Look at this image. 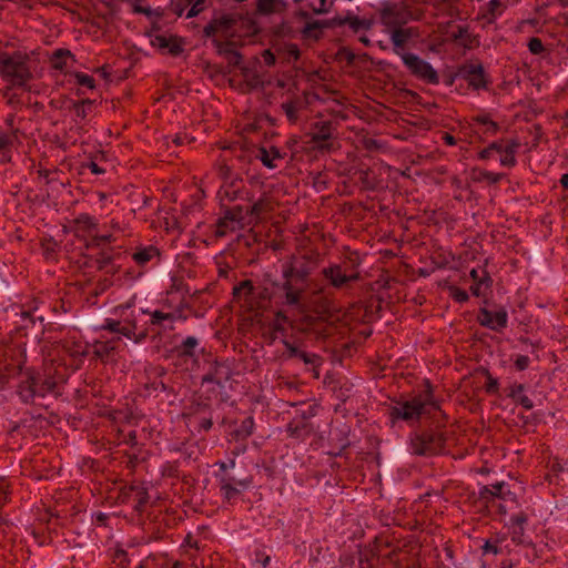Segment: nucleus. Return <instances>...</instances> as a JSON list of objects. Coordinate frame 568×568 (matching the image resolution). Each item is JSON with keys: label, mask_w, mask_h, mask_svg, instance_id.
Instances as JSON below:
<instances>
[{"label": "nucleus", "mask_w": 568, "mask_h": 568, "mask_svg": "<svg viewBox=\"0 0 568 568\" xmlns=\"http://www.w3.org/2000/svg\"><path fill=\"white\" fill-rule=\"evenodd\" d=\"M231 377L230 368L224 364H215L212 371L203 376L204 383H214L223 386Z\"/></svg>", "instance_id": "4be33fe9"}, {"label": "nucleus", "mask_w": 568, "mask_h": 568, "mask_svg": "<svg viewBox=\"0 0 568 568\" xmlns=\"http://www.w3.org/2000/svg\"><path fill=\"white\" fill-rule=\"evenodd\" d=\"M158 250L154 246L143 247L135 253L132 257L139 265H144L158 255Z\"/></svg>", "instance_id": "c756f323"}, {"label": "nucleus", "mask_w": 568, "mask_h": 568, "mask_svg": "<svg viewBox=\"0 0 568 568\" xmlns=\"http://www.w3.org/2000/svg\"><path fill=\"white\" fill-rule=\"evenodd\" d=\"M322 274L335 288H342L348 282H353L358 278V274L356 273L345 274L342 271V266L337 264L323 268Z\"/></svg>", "instance_id": "4468645a"}, {"label": "nucleus", "mask_w": 568, "mask_h": 568, "mask_svg": "<svg viewBox=\"0 0 568 568\" xmlns=\"http://www.w3.org/2000/svg\"><path fill=\"white\" fill-rule=\"evenodd\" d=\"M233 294L236 298H244L245 302L253 296V285L251 281H243L234 286Z\"/></svg>", "instance_id": "2f4dec72"}, {"label": "nucleus", "mask_w": 568, "mask_h": 568, "mask_svg": "<svg viewBox=\"0 0 568 568\" xmlns=\"http://www.w3.org/2000/svg\"><path fill=\"white\" fill-rule=\"evenodd\" d=\"M410 19V11L402 4L385 6L381 10V22L392 29L406 24Z\"/></svg>", "instance_id": "9d476101"}, {"label": "nucleus", "mask_w": 568, "mask_h": 568, "mask_svg": "<svg viewBox=\"0 0 568 568\" xmlns=\"http://www.w3.org/2000/svg\"><path fill=\"white\" fill-rule=\"evenodd\" d=\"M444 439L438 434H416L410 438V452L419 456L435 455L440 452Z\"/></svg>", "instance_id": "1a4fd4ad"}, {"label": "nucleus", "mask_w": 568, "mask_h": 568, "mask_svg": "<svg viewBox=\"0 0 568 568\" xmlns=\"http://www.w3.org/2000/svg\"><path fill=\"white\" fill-rule=\"evenodd\" d=\"M0 75L12 85H24L31 77L26 55L9 53L0 47Z\"/></svg>", "instance_id": "20e7f679"}, {"label": "nucleus", "mask_w": 568, "mask_h": 568, "mask_svg": "<svg viewBox=\"0 0 568 568\" xmlns=\"http://www.w3.org/2000/svg\"><path fill=\"white\" fill-rule=\"evenodd\" d=\"M8 498V481L0 478V506H2Z\"/></svg>", "instance_id": "864d4df0"}, {"label": "nucleus", "mask_w": 568, "mask_h": 568, "mask_svg": "<svg viewBox=\"0 0 568 568\" xmlns=\"http://www.w3.org/2000/svg\"><path fill=\"white\" fill-rule=\"evenodd\" d=\"M186 141V136L184 135H176L173 140V142L176 144V145H182L184 144Z\"/></svg>", "instance_id": "69168bd1"}, {"label": "nucleus", "mask_w": 568, "mask_h": 568, "mask_svg": "<svg viewBox=\"0 0 568 568\" xmlns=\"http://www.w3.org/2000/svg\"><path fill=\"white\" fill-rule=\"evenodd\" d=\"M474 121L478 124H481L485 126V132L487 133H496L498 130V125L496 122H494L489 115L487 114H479L474 118Z\"/></svg>", "instance_id": "f704fd0d"}, {"label": "nucleus", "mask_w": 568, "mask_h": 568, "mask_svg": "<svg viewBox=\"0 0 568 568\" xmlns=\"http://www.w3.org/2000/svg\"><path fill=\"white\" fill-rule=\"evenodd\" d=\"M479 498L486 504L497 506L499 511L505 514L507 511L506 506L501 503L516 504V495L510 491L508 485L505 481H498L489 486H483L479 489Z\"/></svg>", "instance_id": "423d86ee"}, {"label": "nucleus", "mask_w": 568, "mask_h": 568, "mask_svg": "<svg viewBox=\"0 0 568 568\" xmlns=\"http://www.w3.org/2000/svg\"><path fill=\"white\" fill-rule=\"evenodd\" d=\"M528 49L532 54H540L545 47L539 38H531L528 42Z\"/></svg>", "instance_id": "c03bdc74"}, {"label": "nucleus", "mask_w": 568, "mask_h": 568, "mask_svg": "<svg viewBox=\"0 0 568 568\" xmlns=\"http://www.w3.org/2000/svg\"><path fill=\"white\" fill-rule=\"evenodd\" d=\"M499 146L497 144L490 143L486 149L481 150L479 153V159L481 160H488L491 158L494 153V149H498Z\"/></svg>", "instance_id": "5fc2aeb1"}, {"label": "nucleus", "mask_w": 568, "mask_h": 568, "mask_svg": "<svg viewBox=\"0 0 568 568\" xmlns=\"http://www.w3.org/2000/svg\"><path fill=\"white\" fill-rule=\"evenodd\" d=\"M336 128L331 121H318L312 125L310 132L314 149L318 151H332L334 149Z\"/></svg>", "instance_id": "6e6552de"}, {"label": "nucleus", "mask_w": 568, "mask_h": 568, "mask_svg": "<svg viewBox=\"0 0 568 568\" xmlns=\"http://www.w3.org/2000/svg\"><path fill=\"white\" fill-rule=\"evenodd\" d=\"M343 24H347L354 32H359L362 30H369L373 26L372 20L362 19L355 16H348L343 21Z\"/></svg>", "instance_id": "c85d7f7f"}, {"label": "nucleus", "mask_w": 568, "mask_h": 568, "mask_svg": "<svg viewBox=\"0 0 568 568\" xmlns=\"http://www.w3.org/2000/svg\"><path fill=\"white\" fill-rule=\"evenodd\" d=\"M62 348L71 358L78 362H81L89 353L88 344L75 336L63 339Z\"/></svg>", "instance_id": "dca6fc26"}, {"label": "nucleus", "mask_w": 568, "mask_h": 568, "mask_svg": "<svg viewBox=\"0 0 568 568\" xmlns=\"http://www.w3.org/2000/svg\"><path fill=\"white\" fill-rule=\"evenodd\" d=\"M443 139H444V141H445V143L447 145H455L456 144V139L452 134L445 133Z\"/></svg>", "instance_id": "e2e57ef3"}, {"label": "nucleus", "mask_w": 568, "mask_h": 568, "mask_svg": "<svg viewBox=\"0 0 568 568\" xmlns=\"http://www.w3.org/2000/svg\"><path fill=\"white\" fill-rule=\"evenodd\" d=\"M283 283L278 286L283 305L303 310V294L306 288L307 272L295 267L294 258L282 264Z\"/></svg>", "instance_id": "f257e3e1"}, {"label": "nucleus", "mask_w": 568, "mask_h": 568, "mask_svg": "<svg viewBox=\"0 0 568 568\" xmlns=\"http://www.w3.org/2000/svg\"><path fill=\"white\" fill-rule=\"evenodd\" d=\"M560 184L565 187V189H568V173L566 174H562L561 178H560Z\"/></svg>", "instance_id": "338daca9"}, {"label": "nucleus", "mask_w": 568, "mask_h": 568, "mask_svg": "<svg viewBox=\"0 0 568 568\" xmlns=\"http://www.w3.org/2000/svg\"><path fill=\"white\" fill-rule=\"evenodd\" d=\"M242 186V181H233L229 184H223L219 191V196L222 202L227 200L232 202L239 197L240 191Z\"/></svg>", "instance_id": "b1692460"}, {"label": "nucleus", "mask_w": 568, "mask_h": 568, "mask_svg": "<svg viewBox=\"0 0 568 568\" xmlns=\"http://www.w3.org/2000/svg\"><path fill=\"white\" fill-rule=\"evenodd\" d=\"M11 143V139L6 133H0V154L4 161H9V156L7 154L8 146Z\"/></svg>", "instance_id": "37998d69"}, {"label": "nucleus", "mask_w": 568, "mask_h": 568, "mask_svg": "<svg viewBox=\"0 0 568 568\" xmlns=\"http://www.w3.org/2000/svg\"><path fill=\"white\" fill-rule=\"evenodd\" d=\"M273 210L272 199L267 195L261 196L254 204L251 206V215L256 220L264 217L268 212Z\"/></svg>", "instance_id": "5701e85b"}, {"label": "nucleus", "mask_w": 568, "mask_h": 568, "mask_svg": "<svg viewBox=\"0 0 568 568\" xmlns=\"http://www.w3.org/2000/svg\"><path fill=\"white\" fill-rule=\"evenodd\" d=\"M529 364H530V358L527 355H517L515 358V367L519 372L528 368Z\"/></svg>", "instance_id": "a18cd8bd"}, {"label": "nucleus", "mask_w": 568, "mask_h": 568, "mask_svg": "<svg viewBox=\"0 0 568 568\" xmlns=\"http://www.w3.org/2000/svg\"><path fill=\"white\" fill-rule=\"evenodd\" d=\"M417 32L413 28L403 29L400 27L393 29L390 33V40L394 44V51L396 54L400 55L405 44L413 38L416 37Z\"/></svg>", "instance_id": "aec40b11"}, {"label": "nucleus", "mask_w": 568, "mask_h": 568, "mask_svg": "<svg viewBox=\"0 0 568 568\" xmlns=\"http://www.w3.org/2000/svg\"><path fill=\"white\" fill-rule=\"evenodd\" d=\"M123 336L135 344L143 342L148 336L146 328L139 329L136 315L132 313L122 321Z\"/></svg>", "instance_id": "2eb2a0df"}, {"label": "nucleus", "mask_w": 568, "mask_h": 568, "mask_svg": "<svg viewBox=\"0 0 568 568\" xmlns=\"http://www.w3.org/2000/svg\"><path fill=\"white\" fill-rule=\"evenodd\" d=\"M74 78H75L77 84H79L80 87H84L90 90L94 89V87H95L94 79L89 74L77 72L74 74Z\"/></svg>", "instance_id": "4c0bfd02"}, {"label": "nucleus", "mask_w": 568, "mask_h": 568, "mask_svg": "<svg viewBox=\"0 0 568 568\" xmlns=\"http://www.w3.org/2000/svg\"><path fill=\"white\" fill-rule=\"evenodd\" d=\"M286 349L288 351V355L291 357L295 356V357H298L300 354L302 353V351H300L298 348H296L294 345H292L291 343H288L287 341H284L283 342Z\"/></svg>", "instance_id": "13d9d810"}, {"label": "nucleus", "mask_w": 568, "mask_h": 568, "mask_svg": "<svg viewBox=\"0 0 568 568\" xmlns=\"http://www.w3.org/2000/svg\"><path fill=\"white\" fill-rule=\"evenodd\" d=\"M286 322H287L286 315H284L283 312H277L275 315L274 328L276 331H283L284 329L283 324Z\"/></svg>", "instance_id": "603ef678"}, {"label": "nucleus", "mask_w": 568, "mask_h": 568, "mask_svg": "<svg viewBox=\"0 0 568 568\" xmlns=\"http://www.w3.org/2000/svg\"><path fill=\"white\" fill-rule=\"evenodd\" d=\"M469 275H470L471 280H473V281H474V283H475L476 281H478V280L481 277V270H480V271H478V270H476V268H473V270L470 271Z\"/></svg>", "instance_id": "0e129e2a"}, {"label": "nucleus", "mask_w": 568, "mask_h": 568, "mask_svg": "<svg viewBox=\"0 0 568 568\" xmlns=\"http://www.w3.org/2000/svg\"><path fill=\"white\" fill-rule=\"evenodd\" d=\"M89 169H90V171L93 174H102V173H104V170L101 166H99L95 162H91L89 164Z\"/></svg>", "instance_id": "680f3d73"}, {"label": "nucleus", "mask_w": 568, "mask_h": 568, "mask_svg": "<svg viewBox=\"0 0 568 568\" xmlns=\"http://www.w3.org/2000/svg\"><path fill=\"white\" fill-rule=\"evenodd\" d=\"M493 144H497L499 146L498 149H494V153H498L500 155L499 162L503 166L513 168L516 165V153L520 146L518 141L500 140L493 142Z\"/></svg>", "instance_id": "9b49d317"}, {"label": "nucleus", "mask_w": 568, "mask_h": 568, "mask_svg": "<svg viewBox=\"0 0 568 568\" xmlns=\"http://www.w3.org/2000/svg\"><path fill=\"white\" fill-rule=\"evenodd\" d=\"M72 59L73 55L69 50L58 49L52 53L50 62L53 69L63 71L68 61Z\"/></svg>", "instance_id": "a878e982"}, {"label": "nucleus", "mask_w": 568, "mask_h": 568, "mask_svg": "<svg viewBox=\"0 0 568 568\" xmlns=\"http://www.w3.org/2000/svg\"><path fill=\"white\" fill-rule=\"evenodd\" d=\"M316 13L327 12L326 0H318V6L313 8Z\"/></svg>", "instance_id": "052dcab7"}, {"label": "nucleus", "mask_w": 568, "mask_h": 568, "mask_svg": "<svg viewBox=\"0 0 568 568\" xmlns=\"http://www.w3.org/2000/svg\"><path fill=\"white\" fill-rule=\"evenodd\" d=\"M256 158L268 169L276 168V160H281L282 155L280 151L275 148L267 149H260L257 152Z\"/></svg>", "instance_id": "393cba45"}, {"label": "nucleus", "mask_w": 568, "mask_h": 568, "mask_svg": "<svg viewBox=\"0 0 568 568\" xmlns=\"http://www.w3.org/2000/svg\"><path fill=\"white\" fill-rule=\"evenodd\" d=\"M243 213L241 207H234L225 212L224 216L217 223L216 234L219 236L226 235L230 231L241 227Z\"/></svg>", "instance_id": "ddd939ff"}, {"label": "nucleus", "mask_w": 568, "mask_h": 568, "mask_svg": "<svg viewBox=\"0 0 568 568\" xmlns=\"http://www.w3.org/2000/svg\"><path fill=\"white\" fill-rule=\"evenodd\" d=\"M92 106L93 102L91 100H82L81 102L74 103L73 111L75 116L84 120L92 111Z\"/></svg>", "instance_id": "72a5a7b5"}, {"label": "nucleus", "mask_w": 568, "mask_h": 568, "mask_svg": "<svg viewBox=\"0 0 568 568\" xmlns=\"http://www.w3.org/2000/svg\"><path fill=\"white\" fill-rule=\"evenodd\" d=\"M103 329L110 331L112 333H119L123 335V328H122V321H115V320H105L104 324L102 325Z\"/></svg>", "instance_id": "a19ab883"}, {"label": "nucleus", "mask_w": 568, "mask_h": 568, "mask_svg": "<svg viewBox=\"0 0 568 568\" xmlns=\"http://www.w3.org/2000/svg\"><path fill=\"white\" fill-rule=\"evenodd\" d=\"M491 285V278L485 270H481V277L476 281L471 286L470 291L473 295L479 297L485 296Z\"/></svg>", "instance_id": "bb28decb"}, {"label": "nucleus", "mask_w": 568, "mask_h": 568, "mask_svg": "<svg viewBox=\"0 0 568 568\" xmlns=\"http://www.w3.org/2000/svg\"><path fill=\"white\" fill-rule=\"evenodd\" d=\"M204 9V0H196L193 6L186 12V18H193L197 16Z\"/></svg>", "instance_id": "09e8293b"}, {"label": "nucleus", "mask_w": 568, "mask_h": 568, "mask_svg": "<svg viewBox=\"0 0 568 568\" xmlns=\"http://www.w3.org/2000/svg\"><path fill=\"white\" fill-rule=\"evenodd\" d=\"M516 402L519 403L527 410L534 407L532 400L524 394L520 395Z\"/></svg>", "instance_id": "6e6d98bb"}, {"label": "nucleus", "mask_w": 568, "mask_h": 568, "mask_svg": "<svg viewBox=\"0 0 568 568\" xmlns=\"http://www.w3.org/2000/svg\"><path fill=\"white\" fill-rule=\"evenodd\" d=\"M199 345V341L197 338H195L194 336H187L182 345H181V349H182V353L185 354V355H192L193 354V351L194 348Z\"/></svg>", "instance_id": "ea45409f"}, {"label": "nucleus", "mask_w": 568, "mask_h": 568, "mask_svg": "<svg viewBox=\"0 0 568 568\" xmlns=\"http://www.w3.org/2000/svg\"><path fill=\"white\" fill-rule=\"evenodd\" d=\"M450 293H452V296L454 297V300L459 303H465L468 301L467 292L459 287H452Z\"/></svg>", "instance_id": "de8ad7c7"}, {"label": "nucleus", "mask_w": 568, "mask_h": 568, "mask_svg": "<svg viewBox=\"0 0 568 568\" xmlns=\"http://www.w3.org/2000/svg\"><path fill=\"white\" fill-rule=\"evenodd\" d=\"M254 428V420L252 417H246L236 430V434L241 437H248L252 435Z\"/></svg>", "instance_id": "e433bc0d"}, {"label": "nucleus", "mask_w": 568, "mask_h": 568, "mask_svg": "<svg viewBox=\"0 0 568 568\" xmlns=\"http://www.w3.org/2000/svg\"><path fill=\"white\" fill-rule=\"evenodd\" d=\"M500 6H501L500 0H490L488 3L489 12L493 16L500 14V11H499Z\"/></svg>", "instance_id": "4d7b16f0"}, {"label": "nucleus", "mask_w": 568, "mask_h": 568, "mask_svg": "<svg viewBox=\"0 0 568 568\" xmlns=\"http://www.w3.org/2000/svg\"><path fill=\"white\" fill-rule=\"evenodd\" d=\"M142 313H148L151 316V325L162 326L164 328L172 329L173 328V322L178 318H182V311L181 308L174 311V312H162V311H142Z\"/></svg>", "instance_id": "a211bd4d"}, {"label": "nucleus", "mask_w": 568, "mask_h": 568, "mask_svg": "<svg viewBox=\"0 0 568 568\" xmlns=\"http://www.w3.org/2000/svg\"><path fill=\"white\" fill-rule=\"evenodd\" d=\"M216 465L220 470L216 473L215 477L219 483L221 495L226 501L231 503L236 499L242 491L248 488L251 480L247 478H235L229 473V469H232L235 466L234 459L230 460V463L219 462Z\"/></svg>", "instance_id": "39448f33"}, {"label": "nucleus", "mask_w": 568, "mask_h": 568, "mask_svg": "<svg viewBox=\"0 0 568 568\" xmlns=\"http://www.w3.org/2000/svg\"><path fill=\"white\" fill-rule=\"evenodd\" d=\"M478 321L480 325L485 327H488L493 331H500L507 326L508 314L505 310L491 312L483 308L479 312Z\"/></svg>", "instance_id": "f8f14e48"}, {"label": "nucleus", "mask_w": 568, "mask_h": 568, "mask_svg": "<svg viewBox=\"0 0 568 568\" xmlns=\"http://www.w3.org/2000/svg\"><path fill=\"white\" fill-rule=\"evenodd\" d=\"M281 108L290 122L294 123L297 121L298 112L301 110V102L291 100L282 103Z\"/></svg>", "instance_id": "7c9ffc66"}, {"label": "nucleus", "mask_w": 568, "mask_h": 568, "mask_svg": "<svg viewBox=\"0 0 568 568\" xmlns=\"http://www.w3.org/2000/svg\"><path fill=\"white\" fill-rule=\"evenodd\" d=\"M464 77L468 84L474 89H483L486 88V78L484 73V68L480 64H470L464 70Z\"/></svg>", "instance_id": "412c9836"}, {"label": "nucleus", "mask_w": 568, "mask_h": 568, "mask_svg": "<svg viewBox=\"0 0 568 568\" xmlns=\"http://www.w3.org/2000/svg\"><path fill=\"white\" fill-rule=\"evenodd\" d=\"M257 11L263 14L280 12L284 9L282 0H257Z\"/></svg>", "instance_id": "cd10ccee"}, {"label": "nucleus", "mask_w": 568, "mask_h": 568, "mask_svg": "<svg viewBox=\"0 0 568 568\" xmlns=\"http://www.w3.org/2000/svg\"><path fill=\"white\" fill-rule=\"evenodd\" d=\"M234 19L229 14H223L212 20L205 28L204 33L206 37H215L217 34L226 36L231 27L234 24Z\"/></svg>", "instance_id": "f3484780"}, {"label": "nucleus", "mask_w": 568, "mask_h": 568, "mask_svg": "<svg viewBox=\"0 0 568 568\" xmlns=\"http://www.w3.org/2000/svg\"><path fill=\"white\" fill-rule=\"evenodd\" d=\"M437 409H439V404L428 389L409 400L397 403L390 408V416L412 423L417 422L423 415H429Z\"/></svg>", "instance_id": "f03ea898"}, {"label": "nucleus", "mask_w": 568, "mask_h": 568, "mask_svg": "<svg viewBox=\"0 0 568 568\" xmlns=\"http://www.w3.org/2000/svg\"><path fill=\"white\" fill-rule=\"evenodd\" d=\"M481 178L490 183H497L503 179V174L484 171L481 172Z\"/></svg>", "instance_id": "3c124183"}, {"label": "nucleus", "mask_w": 568, "mask_h": 568, "mask_svg": "<svg viewBox=\"0 0 568 568\" xmlns=\"http://www.w3.org/2000/svg\"><path fill=\"white\" fill-rule=\"evenodd\" d=\"M528 520V517L526 514L524 513H518V514H515L510 517L509 519V525L511 526H519V527H525L526 523Z\"/></svg>", "instance_id": "49530a36"}, {"label": "nucleus", "mask_w": 568, "mask_h": 568, "mask_svg": "<svg viewBox=\"0 0 568 568\" xmlns=\"http://www.w3.org/2000/svg\"><path fill=\"white\" fill-rule=\"evenodd\" d=\"M508 527L510 530V537L513 542H515L516 545H524L528 542L527 538L525 537V527L511 525H509Z\"/></svg>", "instance_id": "c9c22d12"}, {"label": "nucleus", "mask_w": 568, "mask_h": 568, "mask_svg": "<svg viewBox=\"0 0 568 568\" xmlns=\"http://www.w3.org/2000/svg\"><path fill=\"white\" fill-rule=\"evenodd\" d=\"M263 59L267 65H272L275 62V57L270 50L263 52Z\"/></svg>", "instance_id": "bf43d9fd"}, {"label": "nucleus", "mask_w": 568, "mask_h": 568, "mask_svg": "<svg viewBox=\"0 0 568 568\" xmlns=\"http://www.w3.org/2000/svg\"><path fill=\"white\" fill-rule=\"evenodd\" d=\"M172 9H173V11H174L178 16H182V13H183V8H182V7H180V4H175V6H173V8H172Z\"/></svg>", "instance_id": "774afa93"}, {"label": "nucleus", "mask_w": 568, "mask_h": 568, "mask_svg": "<svg viewBox=\"0 0 568 568\" xmlns=\"http://www.w3.org/2000/svg\"><path fill=\"white\" fill-rule=\"evenodd\" d=\"M57 379L52 365H45L42 374L27 372L26 378L19 385V395L24 403H31L36 397H44L54 392Z\"/></svg>", "instance_id": "7ed1b4c3"}, {"label": "nucleus", "mask_w": 568, "mask_h": 568, "mask_svg": "<svg viewBox=\"0 0 568 568\" xmlns=\"http://www.w3.org/2000/svg\"><path fill=\"white\" fill-rule=\"evenodd\" d=\"M524 385L523 384H514L510 386L508 396L514 400H517L520 395L524 394Z\"/></svg>", "instance_id": "8fccbe9b"}, {"label": "nucleus", "mask_w": 568, "mask_h": 568, "mask_svg": "<svg viewBox=\"0 0 568 568\" xmlns=\"http://www.w3.org/2000/svg\"><path fill=\"white\" fill-rule=\"evenodd\" d=\"M501 539L496 538L495 540H487L483 546V550L485 554H494L498 555L503 552V548L500 547Z\"/></svg>", "instance_id": "58836bf2"}, {"label": "nucleus", "mask_w": 568, "mask_h": 568, "mask_svg": "<svg viewBox=\"0 0 568 568\" xmlns=\"http://www.w3.org/2000/svg\"><path fill=\"white\" fill-rule=\"evenodd\" d=\"M306 365L312 366L315 377L320 376L318 367L322 365V358L314 353L303 352L298 356Z\"/></svg>", "instance_id": "473e14b6"}, {"label": "nucleus", "mask_w": 568, "mask_h": 568, "mask_svg": "<svg viewBox=\"0 0 568 568\" xmlns=\"http://www.w3.org/2000/svg\"><path fill=\"white\" fill-rule=\"evenodd\" d=\"M112 241H114L112 234L93 235L90 243L88 244V247L100 246Z\"/></svg>", "instance_id": "79ce46f5"}, {"label": "nucleus", "mask_w": 568, "mask_h": 568, "mask_svg": "<svg viewBox=\"0 0 568 568\" xmlns=\"http://www.w3.org/2000/svg\"><path fill=\"white\" fill-rule=\"evenodd\" d=\"M98 226L97 220L89 214H80L73 220L72 230L79 237L91 234Z\"/></svg>", "instance_id": "6ab92c4d"}, {"label": "nucleus", "mask_w": 568, "mask_h": 568, "mask_svg": "<svg viewBox=\"0 0 568 568\" xmlns=\"http://www.w3.org/2000/svg\"><path fill=\"white\" fill-rule=\"evenodd\" d=\"M404 65L415 77L435 84L438 82V74L436 70L424 59L415 53L400 54Z\"/></svg>", "instance_id": "0eeeda50"}]
</instances>
